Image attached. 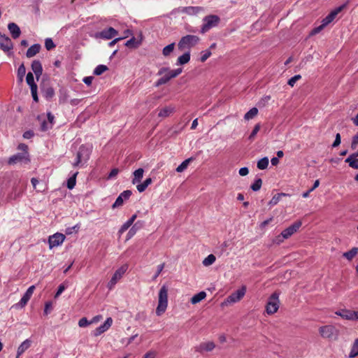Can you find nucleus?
<instances>
[{
	"instance_id": "obj_11",
	"label": "nucleus",
	"mask_w": 358,
	"mask_h": 358,
	"mask_svg": "<svg viewBox=\"0 0 358 358\" xmlns=\"http://www.w3.org/2000/svg\"><path fill=\"white\" fill-rule=\"evenodd\" d=\"M64 240L65 236L61 233H55V234L50 236L48 238L50 249L62 245Z\"/></svg>"
},
{
	"instance_id": "obj_58",
	"label": "nucleus",
	"mask_w": 358,
	"mask_h": 358,
	"mask_svg": "<svg viewBox=\"0 0 358 358\" xmlns=\"http://www.w3.org/2000/svg\"><path fill=\"white\" fill-rule=\"evenodd\" d=\"M31 92L34 101L37 102L38 101V95H37V86H34L31 88Z\"/></svg>"
},
{
	"instance_id": "obj_43",
	"label": "nucleus",
	"mask_w": 358,
	"mask_h": 358,
	"mask_svg": "<svg viewBox=\"0 0 358 358\" xmlns=\"http://www.w3.org/2000/svg\"><path fill=\"white\" fill-rule=\"evenodd\" d=\"M26 81L27 83L29 85L30 89L34 87V86H37V85L34 83V76L31 72H29L27 74Z\"/></svg>"
},
{
	"instance_id": "obj_53",
	"label": "nucleus",
	"mask_w": 358,
	"mask_h": 358,
	"mask_svg": "<svg viewBox=\"0 0 358 358\" xmlns=\"http://www.w3.org/2000/svg\"><path fill=\"white\" fill-rule=\"evenodd\" d=\"M164 266H165V264L164 263H162V264H161L157 266V272L155 274V275L153 276V280H156L157 278V277L160 275V273H162V271L164 268Z\"/></svg>"
},
{
	"instance_id": "obj_60",
	"label": "nucleus",
	"mask_w": 358,
	"mask_h": 358,
	"mask_svg": "<svg viewBox=\"0 0 358 358\" xmlns=\"http://www.w3.org/2000/svg\"><path fill=\"white\" fill-rule=\"evenodd\" d=\"M52 127V125H50L48 122H47L46 121L43 120L42 122H41V129L42 131H46L49 129H50Z\"/></svg>"
},
{
	"instance_id": "obj_1",
	"label": "nucleus",
	"mask_w": 358,
	"mask_h": 358,
	"mask_svg": "<svg viewBox=\"0 0 358 358\" xmlns=\"http://www.w3.org/2000/svg\"><path fill=\"white\" fill-rule=\"evenodd\" d=\"M182 73V69L179 68L175 70H170L169 68L163 67L160 69L157 73V75L162 76V77L155 83L156 87H159L162 85L166 84L171 78L177 77Z\"/></svg>"
},
{
	"instance_id": "obj_40",
	"label": "nucleus",
	"mask_w": 358,
	"mask_h": 358,
	"mask_svg": "<svg viewBox=\"0 0 358 358\" xmlns=\"http://www.w3.org/2000/svg\"><path fill=\"white\" fill-rule=\"evenodd\" d=\"M286 196L285 194L284 193H280V194H275L272 199H271V201H269V205H271V206H275L276 205L279 201L281 199V198L282 196Z\"/></svg>"
},
{
	"instance_id": "obj_49",
	"label": "nucleus",
	"mask_w": 358,
	"mask_h": 358,
	"mask_svg": "<svg viewBox=\"0 0 358 358\" xmlns=\"http://www.w3.org/2000/svg\"><path fill=\"white\" fill-rule=\"evenodd\" d=\"M45 46L48 50H50L55 47V45L50 38H47L45 41Z\"/></svg>"
},
{
	"instance_id": "obj_4",
	"label": "nucleus",
	"mask_w": 358,
	"mask_h": 358,
	"mask_svg": "<svg viewBox=\"0 0 358 358\" xmlns=\"http://www.w3.org/2000/svg\"><path fill=\"white\" fill-rule=\"evenodd\" d=\"M343 6H340L335 10H332L326 17L322 20V23L320 26L314 28L311 34H317L320 33L326 26L331 23L336 17V15L342 10Z\"/></svg>"
},
{
	"instance_id": "obj_57",
	"label": "nucleus",
	"mask_w": 358,
	"mask_h": 358,
	"mask_svg": "<svg viewBox=\"0 0 358 358\" xmlns=\"http://www.w3.org/2000/svg\"><path fill=\"white\" fill-rule=\"evenodd\" d=\"M341 144V135L339 133L336 134L335 140L332 144L333 148H336Z\"/></svg>"
},
{
	"instance_id": "obj_21",
	"label": "nucleus",
	"mask_w": 358,
	"mask_h": 358,
	"mask_svg": "<svg viewBox=\"0 0 358 358\" xmlns=\"http://www.w3.org/2000/svg\"><path fill=\"white\" fill-rule=\"evenodd\" d=\"M215 348V345L213 342L209 341L206 343H201L195 348V350L200 353L203 352H210Z\"/></svg>"
},
{
	"instance_id": "obj_37",
	"label": "nucleus",
	"mask_w": 358,
	"mask_h": 358,
	"mask_svg": "<svg viewBox=\"0 0 358 358\" xmlns=\"http://www.w3.org/2000/svg\"><path fill=\"white\" fill-rule=\"evenodd\" d=\"M216 260V258L214 255L210 254L208 255L203 260V265L205 266H209L212 265Z\"/></svg>"
},
{
	"instance_id": "obj_44",
	"label": "nucleus",
	"mask_w": 358,
	"mask_h": 358,
	"mask_svg": "<svg viewBox=\"0 0 358 358\" xmlns=\"http://www.w3.org/2000/svg\"><path fill=\"white\" fill-rule=\"evenodd\" d=\"M26 73V68L23 64H22L17 69V76L20 82L23 80L24 76Z\"/></svg>"
},
{
	"instance_id": "obj_9",
	"label": "nucleus",
	"mask_w": 358,
	"mask_h": 358,
	"mask_svg": "<svg viewBox=\"0 0 358 358\" xmlns=\"http://www.w3.org/2000/svg\"><path fill=\"white\" fill-rule=\"evenodd\" d=\"M245 287H243L229 295L223 302L222 305H229L239 301L245 294Z\"/></svg>"
},
{
	"instance_id": "obj_45",
	"label": "nucleus",
	"mask_w": 358,
	"mask_h": 358,
	"mask_svg": "<svg viewBox=\"0 0 358 358\" xmlns=\"http://www.w3.org/2000/svg\"><path fill=\"white\" fill-rule=\"evenodd\" d=\"M80 227V224H77L74 225L73 227L66 228L65 232L67 235L72 234L74 232L77 233L79 231Z\"/></svg>"
},
{
	"instance_id": "obj_20",
	"label": "nucleus",
	"mask_w": 358,
	"mask_h": 358,
	"mask_svg": "<svg viewBox=\"0 0 358 358\" xmlns=\"http://www.w3.org/2000/svg\"><path fill=\"white\" fill-rule=\"evenodd\" d=\"M112 324V318L108 317L102 325L99 326L94 330L93 333L94 336H98L103 334V332L106 331L111 327Z\"/></svg>"
},
{
	"instance_id": "obj_63",
	"label": "nucleus",
	"mask_w": 358,
	"mask_h": 358,
	"mask_svg": "<svg viewBox=\"0 0 358 358\" xmlns=\"http://www.w3.org/2000/svg\"><path fill=\"white\" fill-rule=\"evenodd\" d=\"M17 149L22 150V153H28V146L24 143L19 144Z\"/></svg>"
},
{
	"instance_id": "obj_8",
	"label": "nucleus",
	"mask_w": 358,
	"mask_h": 358,
	"mask_svg": "<svg viewBox=\"0 0 358 358\" xmlns=\"http://www.w3.org/2000/svg\"><path fill=\"white\" fill-rule=\"evenodd\" d=\"M34 289H35L34 285L30 286L27 289L26 292L24 294L22 299H20V301L18 303L13 305L12 308H15V309L23 308L27 305V303H28L29 299H31V297L34 292Z\"/></svg>"
},
{
	"instance_id": "obj_39",
	"label": "nucleus",
	"mask_w": 358,
	"mask_h": 358,
	"mask_svg": "<svg viewBox=\"0 0 358 358\" xmlns=\"http://www.w3.org/2000/svg\"><path fill=\"white\" fill-rule=\"evenodd\" d=\"M108 67L103 64L98 65L94 70V74L96 76H100L108 70Z\"/></svg>"
},
{
	"instance_id": "obj_56",
	"label": "nucleus",
	"mask_w": 358,
	"mask_h": 358,
	"mask_svg": "<svg viewBox=\"0 0 358 358\" xmlns=\"http://www.w3.org/2000/svg\"><path fill=\"white\" fill-rule=\"evenodd\" d=\"M358 146V133L352 138L351 148L355 150Z\"/></svg>"
},
{
	"instance_id": "obj_14",
	"label": "nucleus",
	"mask_w": 358,
	"mask_h": 358,
	"mask_svg": "<svg viewBox=\"0 0 358 358\" xmlns=\"http://www.w3.org/2000/svg\"><path fill=\"white\" fill-rule=\"evenodd\" d=\"M29 162V153H17L9 158L8 164H15L18 162L28 163Z\"/></svg>"
},
{
	"instance_id": "obj_16",
	"label": "nucleus",
	"mask_w": 358,
	"mask_h": 358,
	"mask_svg": "<svg viewBox=\"0 0 358 358\" xmlns=\"http://www.w3.org/2000/svg\"><path fill=\"white\" fill-rule=\"evenodd\" d=\"M13 48L10 38L6 35L0 34V49L4 52H8Z\"/></svg>"
},
{
	"instance_id": "obj_51",
	"label": "nucleus",
	"mask_w": 358,
	"mask_h": 358,
	"mask_svg": "<svg viewBox=\"0 0 358 358\" xmlns=\"http://www.w3.org/2000/svg\"><path fill=\"white\" fill-rule=\"evenodd\" d=\"M52 309V302L51 301L46 302L45 304V308L43 310L44 315H48L50 313Z\"/></svg>"
},
{
	"instance_id": "obj_18",
	"label": "nucleus",
	"mask_w": 358,
	"mask_h": 358,
	"mask_svg": "<svg viewBox=\"0 0 358 358\" xmlns=\"http://www.w3.org/2000/svg\"><path fill=\"white\" fill-rule=\"evenodd\" d=\"M131 195V192L130 190H125L122 192L116 199L114 203L112 205L113 208H115L120 207L123 205L124 201H127L129 199Z\"/></svg>"
},
{
	"instance_id": "obj_15",
	"label": "nucleus",
	"mask_w": 358,
	"mask_h": 358,
	"mask_svg": "<svg viewBox=\"0 0 358 358\" xmlns=\"http://www.w3.org/2000/svg\"><path fill=\"white\" fill-rule=\"evenodd\" d=\"M336 328L332 325L321 327L319 329L320 334L324 338H331L336 334Z\"/></svg>"
},
{
	"instance_id": "obj_55",
	"label": "nucleus",
	"mask_w": 358,
	"mask_h": 358,
	"mask_svg": "<svg viewBox=\"0 0 358 358\" xmlns=\"http://www.w3.org/2000/svg\"><path fill=\"white\" fill-rule=\"evenodd\" d=\"M90 324V321H88L86 317L81 318L78 322V325L80 327H85Z\"/></svg>"
},
{
	"instance_id": "obj_13",
	"label": "nucleus",
	"mask_w": 358,
	"mask_h": 358,
	"mask_svg": "<svg viewBox=\"0 0 358 358\" xmlns=\"http://www.w3.org/2000/svg\"><path fill=\"white\" fill-rule=\"evenodd\" d=\"M176 10L178 13H186L189 15H196L199 13L203 11V8L201 6L179 7Z\"/></svg>"
},
{
	"instance_id": "obj_6",
	"label": "nucleus",
	"mask_w": 358,
	"mask_h": 358,
	"mask_svg": "<svg viewBox=\"0 0 358 358\" xmlns=\"http://www.w3.org/2000/svg\"><path fill=\"white\" fill-rule=\"evenodd\" d=\"M203 20V24L201 27V31L203 34L211 28L216 27L220 22V18L217 15H210L205 17Z\"/></svg>"
},
{
	"instance_id": "obj_22",
	"label": "nucleus",
	"mask_w": 358,
	"mask_h": 358,
	"mask_svg": "<svg viewBox=\"0 0 358 358\" xmlns=\"http://www.w3.org/2000/svg\"><path fill=\"white\" fill-rule=\"evenodd\" d=\"M8 29L13 38H17L21 34V31L18 25L14 22L8 24Z\"/></svg>"
},
{
	"instance_id": "obj_50",
	"label": "nucleus",
	"mask_w": 358,
	"mask_h": 358,
	"mask_svg": "<svg viewBox=\"0 0 358 358\" xmlns=\"http://www.w3.org/2000/svg\"><path fill=\"white\" fill-rule=\"evenodd\" d=\"M259 129H260V124H257L255 126V127H254L252 131L251 132L250 135L249 136V139L250 141H252L255 138V136L257 135V134L258 133Z\"/></svg>"
},
{
	"instance_id": "obj_47",
	"label": "nucleus",
	"mask_w": 358,
	"mask_h": 358,
	"mask_svg": "<svg viewBox=\"0 0 358 358\" xmlns=\"http://www.w3.org/2000/svg\"><path fill=\"white\" fill-rule=\"evenodd\" d=\"M262 179L260 178H258L257 179L254 183L251 185V189L253 190V191H258L260 189L261 187H262Z\"/></svg>"
},
{
	"instance_id": "obj_38",
	"label": "nucleus",
	"mask_w": 358,
	"mask_h": 358,
	"mask_svg": "<svg viewBox=\"0 0 358 358\" xmlns=\"http://www.w3.org/2000/svg\"><path fill=\"white\" fill-rule=\"evenodd\" d=\"M192 158H189L183 161L177 168L176 171L178 173H181L184 171L188 166L189 162L192 161Z\"/></svg>"
},
{
	"instance_id": "obj_12",
	"label": "nucleus",
	"mask_w": 358,
	"mask_h": 358,
	"mask_svg": "<svg viewBox=\"0 0 358 358\" xmlns=\"http://www.w3.org/2000/svg\"><path fill=\"white\" fill-rule=\"evenodd\" d=\"M90 150L81 146L77 153L76 161L73 163L74 166H78L83 161H87L89 159Z\"/></svg>"
},
{
	"instance_id": "obj_64",
	"label": "nucleus",
	"mask_w": 358,
	"mask_h": 358,
	"mask_svg": "<svg viewBox=\"0 0 358 358\" xmlns=\"http://www.w3.org/2000/svg\"><path fill=\"white\" fill-rule=\"evenodd\" d=\"M238 173H239L240 176H245L248 174L249 170L247 167H243L239 169Z\"/></svg>"
},
{
	"instance_id": "obj_29",
	"label": "nucleus",
	"mask_w": 358,
	"mask_h": 358,
	"mask_svg": "<svg viewBox=\"0 0 358 358\" xmlns=\"http://www.w3.org/2000/svg\"><path fill=\"white\" fill-rule=\"evenodd\" d=\"M144 170L142 168L136 169L134 173V178L132 179V183L136 184L141 181L143 176Z\"/></svg>"
},
{
	"instance_id": "obj_3",
	"label": "nucleus",
	"mask_w": 358,
	"mask_h": 358,
	"mask_svg": "<svg viewBox=\"0 0 358 358\" xmlns=\"http://www.w3.org/2000/svg\"><path fill=\"white\" fill-rule=\"evenodd\" d=\"M199 41V38L195 35H187L181 38L178 42V47L181 51L189 50L195 46Z\"/></svg>"
},
{
	"instance_id": "obj_23",
	"label": "nucleus",
	"mask_w": 358,
	"mask_h": 358,
	"mask_svg": "<svg viewBox=\"0 0 358 358\" xmlns=\"http://www.w3.org/2000/svg\"><path fill=\"white\" fill-rule=\"evenodd\" d=\"M31 69L34 73L36 79L38 80L43 72L41 63L38 60H34L31 64Z\"/></svg>"
},
{
	"instance_id": "obj_25",
	"label": "nucleus",
	"mask_w": 358,
	"mask_h": 358,
	"mask_svg": "<svg viewBox=\"0 0 358 358\" xmlns=\"http://www.w3.org/2000/svg\"><path fill=\"white\" fill-rule=\"evenodd\" d=\"M175 111V108L172 106H166L159 110L158 117L164 118L169 117Z\"/></svg>"
},
{
	"instance_id": "obj_61",
	"label": "nucleus",
	"mask_w": 358,
	"mask_h": 358,
	"mask_svg": "<svg viewBox=\"0 0 358 358\" xmlns=\"http://www.w3.org/2000/svg\"><path fill=\"white\" fill-rule=\"evenodd\" d=\"M119 173V170L117 169H113L111 170V171L109 173L108 176V179L114 178L117 176V175Z\"/></svg>"
},
{
	"instance_id": "obj_33",
	"label": "nucleus",
	"mask_w": 358,
	"mask_h": 358,
	"mask_svg": "<svg viewBox=\"0 0 358 358\" xmlns=\"http://www.w3.org/2000/svg\"><path fill=\"white\" fill-rule=\"evenodd\" d=\"M257 114H258V109L255 107H253L245 114L244 119L245 120H250L254 118Z\"/></svg>"
},
{
	"instance_id": "obj_19",
	"label": "nucleus",
	"mask_w": 358,
	"mask_h": 358,
	"mask_svg": "<svg viewBox=\"0 0 358 358\" xmlns=\"http://www.w3.org/2000/svg\"><path fill=\"white\" fill-rule=\"evenodd\" d=\"M335 314L347 320L355 321V310L342 309L335 312Z\"/></svg>"
},
{
	"instance_id": "obj_59",
	"label": "nucleus",
	"mask_w": 358,
	"mask_h": 358,
	"mask_svg": "<svg viewBox=\"0 0 358 358\" xmlns=\"http://www.w3.org/2000/svg\"><path fill=\"white\" fill-rule=\"evenodd\" d=\"M211 55V52L210 50H206L201 57V61L204 62L208 58H209Z\"/></svg>"
},
{
	"instance_id": "obj_54",
	"label": "nucleus",
	"mask_w": 358,
	"mask_h": 358,
	"mask_svg": "<svg viewBox=\"0 0 358 358\" xmlns=\"http://www.w3.org/2000/svg\"><path fill=\"white\" fill-rule=\"evenodd\" d=\"M285 238H284L283 235L282 234V233L275 236L273 239V243H275V244H277V245H279L281 243H282L284 241Z\"/></svg>"
},
{
	"instance_id": "obj_46",
	"label": "nucleus",
	"mask_w": 358,
	"mask_h": 358,
	"mask_svg": "<svg viewBox=\"0 0 358 358\" xmlns=\"http://www.w3.org/2000/svg\"><path fill=\"white\" fill-rule=\"evenodd\" d=\"M140 222L138 221L137 222H136L133 226L132 227L129 229L128 234H127V239H129L131 238L132 236H134V234L136 233L137 230H138V228H137V224L139 223Z\"/></svg>"
},
{
	"instance_id": "obj_42",
	"label": "nucleus",
	"mask_w": 358,
	"mask_h": 358,
	"mask_svg": "<svg viewBox=\"0 0 358 358\" xmlns=\"http://www.w3.org/2000/svg\"><path fill=\"white\" fill-rule=\"evenodd\" d=\"M140 43V41H137L134 37H132L126 42L125 45L129 48H137Z\"/></svg>"
},
{
	"instance_id": "obj_36",
	"label": "nucleus",
	"mask_w": 358,
	"mask_h": 358,
	"mask_svg": "<svg viewBox=\"0 0 358 358\" xmlns=\"http://www.w3.org/2000/svg\"><path fill=\"white\" fill-rule=\"evenodd\" d=\"M268 166V159L265 157L257 162V168L260 170L266 169Z\"/></svg>"
},
{
	"instance_id": "obj_26",
	"label": "nucleus",
	"mask_w": 358,
	"mask_h": 358,
	"mask_svg": "<svg viewBox=\"0 0 358 358\" xmlns=\"http://www.w3.org/2000/svg\"><path fill=\"white\" fill-rule=\"evenodd\" d=\"M41 48V46L38 43L32 45L27 51L26 56L28 58L33 57L38 54Z\"/></svg>"
},
{
	"instance_id": "obj_7",
	"label": "nucleus",
	"mask_w": 358,
	"mask_h": 358,
	"mask_svg": "<svg viewBox=\"0 0 358 358\" xmlns=\"http://www.w3.org/2000/svg\"><path fill=\"white\" fill-rule=\"evenodd\" d=\"M127 266L124 265L119 268L117 270H116V271L114 273L113 275L112 276L111 279L110 280L107 285V287L110 290L113 289L115 285L117 284V282L122 278V276L127 271Z\"/></svg>"
},
{
	"instance_id": "obj_30",
	"label": "nucleus",
	"mask_w": 358,
	"mask_h": 358,
	"mask_svg": "<svg viewBox=\"0 0 358 358\" xmlns=\"http://www.w3.org/2000/svg\"><path fill=\"white\" fill-rule=\"evenodd\" d=\"M190 60L189 51L185 52L182 55L180 56L177 60V65H183L188 63Z\"/></svg>"
},
{
	"instance_id": "obj_28",
	"label": "nucleus",
	"mask_w": 358,
	"mask_h": 358,
	"mask_svg": "<svg viewBox=\"0 0 358 358\" xmlns=\"http://www.w3.org/2000/svg\"><path fill=\"white\" fill-rule=\"evenodd\" d=\"M357 157H355V155L352 154L345 159V162L348 163L351 168L358 169V159H357Z\"/></svg>"
},
{
	"instance_id": "obj_2",
	"label": "nucleus",
	"mask_w": 358,
	"mask_h": 358,
	"mask_svg": "<svg viewBox=\"0 0 358 358\" xmlns=\"http://www.w3.org/2000/svg\"><path fill=\"white\" fill-rule=\"evenodd\" d=\"M168 287L165 285H162L158 294V305L156 308V314L158 316L162 315L166 310L168 306Z\"/></svg>"
},
{
	"instance_id": "obj_62",
	"label": "nucleus",
	"mask_w": 358,
	"mask_h": 358,
	"mask_svg": "<svg viewBox=\"0 0 358 358\" xmlns=\"http://www.w3.org/2000/svg\"><path fill=\"white\" fill-rule=\"evenodd\" d=\"M65 289L66 287L64 286V285L61 284L58 287V289L55 295V297L57 298L65 290Z\"/></svg>"
},
{
	"instance_id": "obj_34",
	"label": "nucleus",
	"mask_w": 358,
	"mask_h": 358,
	"mask_svg": "<svg viewBox=\"0 0 358 358\" xmlns=\"http://www.w3.org/2000/svg\"><path fill=\"white\" fill-rule=\"evenodd\" d=\"M78 172L74 173L67 180L66 186L68 189H72L76 183V176L78 175Z\"/></svg>"
},
{
	"instance_id": "obj_17",
	"label": "nucleus",
	"mask_w": 358,
	"mask_h": 358,
	"mask_svg": "<svg viewBox=\"0 0 358 358\" xmlns=\"http://www.w3.org/2000/svg\"><path fill=\"white\" fill-rule=\"evenodd\" d=\"M301 224L302 223L301 221H297L292 224L289 227L286 228L285 230H283L281 233L283 235L284 238L285 239L289 238L292 234H294L295 232L298 231V229L301 227Z\"/></svg>"
},
{
	"instance_id": "obj_41",
	"label": "nucleus",
	"mask_w": 358,
	"mask_h": 358,
	"mask_svg": "<svg viewBox=\"0 0 358 358\" xmlns=\"http://www.w3.org/2000/svg\"><path fill=\"white\" fill-rule=\"evenodd\" d=\"M175 43H172L163 48L162 53L164 56H169L174 50Z\"/></svg>"
},
{
	"instance_id": "obj_24",
	"label": "nucleus",
	"mask_w": 358,
	"mask_h": 358,
	"mask_svg": "<svg viewBox=\"0 0 358 358\" xmlns=\"http://www.w3.org/2000/svg\"><path fill=\"white\" fill-rule=\"evenodd\" d=\"M31 341L29 339L24 341L17 348L16 358H19L30 346Z\"/></svg>"
},
{
	"instance_id": "obj_27",
	"label": "nucleus",
	"mask_w": 358,
	"mask_h": 358,
	"mask_svg": "<svg viewBox=\"0 0 358 358\" xmlns=\"http://www.w3.org/2000/svg\"><path fill=\"white\" fill-rule=\"evenodd\" d=\"M207 294L206 292L201 291L196 294H194L190 299L192 304H196L203 300L206 297Z\"/></svg>"
},
{
	"instance_id": "obj_35",
	"label": "nucleus",
	"mask_w": 358,
	"mask_h": 358,
	"mask_svg": "<svg viewBox=\"0 0 358 358\" xmlns=\"http://www.w3.org/2000/svg\"><path fill=\"white\" fill-rule=\"evenodd\" d=\"M357 254H358V248H353L350 250H349L346 252H344L343 255L348 260H351Z\"/></svg>"
},
{
	"instance_id": "obj_32",
	"label": "nucleus",
	"mask_w": 358,
	"mask_h": 358,
	"mask_svg": "<svg viewBox=\"0 0 358 358\" xmlns=\"http://www.w3.org/2000/svg\"><path fill=\"white\" fill-rule=\"evenodd\" d=\"M358 355V338L355 339L349 353L350 358H355Z\"/></svg>"
},
{
	"instance_id": "obj_10",
	"label": "nucleus",
	"mask_w": 358,
	"mask_h": 358,
	"mask_svg": "<svg viewBox=\"0 0 358 358\" xmlns=\"http://www.w3.org/2000/svg\"><path fill=\"white\" fill-rule=\"evenodd\" d=\"M117 31L113 27H108V29H103L101 31L96 32L94 34L95 38H102L105 40H109L117 35Z\"/></svg>"
},
{
	"instance_id": "obj_5",
	"label": "nucleus",
	"mask_w": 358,
	"mask_h": 358,
	"mask_svg": "<svg viewBox=\"0 0 358 358\" xmlns=\"http://www.w3.org/2000/svg\"><path fill=\"white\" fill-rule=\"evenodd\" d=\"M279 294L277 292H274L269 297L266 306V311L267 314L272 315L276 313L279 308Z\"/></svg>"
},
{
	"instance_id": "obj_52",
	"label": "nucleus",
	"mask_w": 358,
	"mask_h": 358,
	"mask_svg": "<svg viewBox=\"0 0 358 358\" xmlns=\"http://www.w3.org/2000/svg\"><path fill=\"white\" fill-rule=\"evenodd\" d=\"M301 78V76L300 75H295L294 76H293L290 79H289L287 83L291 87H293L294 85V84L296 83V82L298 81L299 80H300Z\"/></svg>"
},
{
	"instance_id": "obj_48",
	"label": "nucleus",
	"mask_w": 358,
	"mask_h": 358,
	"mask_svg": "<svg viewBox=\"0 0 358 358\" xmlns=\"http://www.w3.org/2000/svg\"><path fill=\"white\" fill-rule=\"evenodd\" d=\"M133 224L131 222V221L127 220L125 222L120 229H119V234H122L124 231H126Z\"/></svg>"
},
{
	"instance_id": "obj_31",
	"label": "nucleus",
	"mask_w": 358,
	"mask_h": 358,
	"mask_svg": "<svg viewBox=\"0 0 358 358\" xmlns=\"http://www.w3.org/2000/svg\"><path fill=\"white\" fill-rule=\"evenodd\" d=\"M152 178H146L143 183L138 184L136 186V188L139 192H144L146 188L152 183Z\"/></svg>"
}]
</instances>
